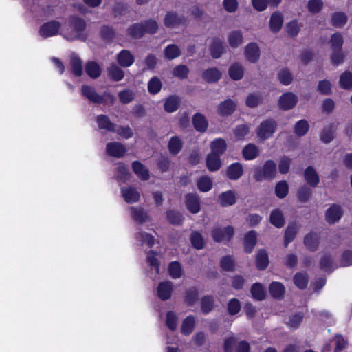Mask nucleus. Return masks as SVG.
<instances>
[{
    "instance_id": "59",
    "label": "nucleus",
    "mask_w": 352,
    "mask_h": 352,
    "mask_svg": "<svg viewBox=\"0 0 352 352\" xmlns=\"http://www.w3.org/2000/svg\"><path fill=\"white\" fill-rule=\"evenodd\" d=\"M276 195L279 198H284L288 193V185L286 182H278L275 188Z\"/></svg>"
},
{
    "instance_id": "51",
    "label": "nucleus",
    "mask_w": 352,
    "mask_h": 352,
    "mask_svg": "<svg viewBox=\"0 0 352 352\" xmlns=\"http://www.w3.org/2000/svg\"><path fill=\"white\" fill-rule=\"evenodd\" d=\"M323 8L322 0H309L307 2V9L312 14L318 13Z\"/></svg>"
},
{
    "instance_id": "24",
    "label": "nucleus",
    "mask_w": 352,
    "mask_h": 352,
    "mask_svg": "<svg viewBox=\"0 0 352 352\" xmlns=\"http://www.w3.org/2000/svg\"><path fill=\"white\" fill-rule=\"evenodd\" d=\"M219 156L211 153L208 155L206 164L210 171H216L221 168V161Z\"/></svg>"
},
{
    "instance_id": "32",
    "label": "nucleus",
    "mask_w": 352,
    "mask_h": 352,
    "mask_svg": "<svg viewBox=\"0 0 352 352\" xmlns=\"http://www.w3.org/2000/svg\"><path fill=\"white\" fill-rule=\"evenodd\" d=\"M182 141L179 137H172L168 142L169 152L173 155H177L182 150Z\"/></svg>"
},
{
    "instance_id": "5",
    "label": "nucleus",
    "mask_w": 352,
    "mask_h": 352,
    "mask_svg": "<svg viewBox=\"0 0 352 352\" xmlns=\"http://www.w3.org/2000/svg\"><path fill=\"white\" fill-rule=\"evenodd\" d=\"M234 234V228L228 226L224 228H216L212 231V237L217 242L230 241Z\"/></svg>"
},
{
    "instance_id": "10",
    "label": "nucleus",
    "mask_w": 352,
    "mask_h": 352,
    "mask_svg": "<svg viewBox=\"0 0 352 352\" xmlns=\"http://www.w3.org/2000/svg\"><path fill=\"white\" fill-rule=\"evenodd\" d=\"M172 292L173 283L170 281L162 282L157 288V296L162 300L169 299L171 297Z\"/></svg>"
},
{
    "instance_id": "36",
    "label": "nucleus",
    "mask_w": 352,
    "mask_h": 352,
    "mask_svg": "<svg viewBox=\"0 0 352 352\" xmlns=\"http://www.w3.org/2000/svg\"><path fill=\"white\" fill-rule=\"evenodd\" d=\"M270 292L274 298H280L285 293V287L279 282H274L270 286Z\"/></svg>"
},
{
    "instance_id": "1",
    "label": "nucleus",
    "mask_w": 352,
    "mask_h": 352,
    "mask_svg": "<svg viewBox=\"0 0 352 352\" xmlns=\"http://www.w3.org/2000/svg\"><path fill=\"white\" fill-rule=\"evenodd\" d=\"M61 35L68 41L85 40L86 23L78 17H72L68 20L61 30Z\"/></svg>"
},
{
    "instance_id": "39",
    "label": "nucleus",
    "mask_w": 352,
    "mask_h": 352,
    "mask_svg": "<svg viewBox=\"0 0 352 352\" xmlns=\"http://www.w3.org/2000/svg\"><path fill=\"white\" fill-rule=\"evenodd\" d=\"M164 56L168 60H173L181 54L179 48L175 44L168 45L164 51Z\"/></svg>"
},
{
    "instance_id": "43",
    "label": "nucleus",
    "mask_w": 352,
    "mask_h": 352,
    "mask_svg": "<svg viewBox=\"0 0 352 352\" xmlns=\"http://www.w3.org/2000/svg\"><path fill=\"white\" fill-rule=\"evenodd\" d=\"M252 297L258 300H261L265 297V289L260 283H255L251 288Z\"/></svg>"
},
{
    "instance_id": "44",
    "label": "nucleus",
    "mask_w": 352,
    "mask_h": 352,
    "mask_svg": "<svg viewBox=\"0 0 352 352\" xmlns=\"http://www.w3.org/2000/svg\"><path fill=\"white\" fill-rule=\"evenodd\" d=\"M97 122L100 129H104L108 131H115V125L109 121L106 116H99L97 118Z\"/></svg>"
},
{
    "instance_id": "60",
    "label": "nucleus",
    "mask_w": 352,
    "mask_h": 352,
    "mask_svg": "<svg viewBox=\"0 0 352 352\" xmlns=\"http://www.w3.org/2000/svg\"><path fill=\"white\" fill-rule=\"evenodd\" d=\"M278 78L285 85H288L292 81V76L287 69L280 70L278 74Z\"/></svg>"
},
{
    "instance_id": "61",
    "label": "nucleus",
    "mask_w": 352,
    "mask_h": 352,
    "mask_svg": "<svg viewBox=\"0 0 352 352\" xmlns=\"http://www.w3.org/2000/svg\"><path fill=\"white\" fill-rule=\"evenodd\" d=\"M188 72V68L184 65H177L173 71V75L181 79L187 78Z\"/></svg>"
},
{
    "instance_id": "18",
    "label": "nucleus",
    "mask_w": 352,
    "mask_h": 352,
    "mask_svg": "<svg viewBox=\"0 0 352 352\" xmlns=\"http://www.w3.org/2000/svg\"><path fill=\"white\" fill-rule=\"evenodd\" d=\"M117 60L124 67L131 66L134 62V57L128 50H122L117 55Z\"/></svg>"
},
{
    "instance_id": "54",
    "label": "nucleus",
    "mask_w": 352,
    "mask_h": 352,
    "mask_svg": "<svg viewBox=\"0 0 352 352\" xmlns=\"http://www.w3.org/2000/svg\"><path fill=\"white\" fill-rule=\"evenodd\" d=\"M297 232V228L294 225L289 226L285 230V246H287L288 244L292 242Z\"/></svg>"
},
{
    "instance_id": "41",
    "label": "nucleus",
    "mask_w": 352,
    "mask_h": 352,
    "mask_svg": "<svg viewBox=\"0 0 352 352\" xmlns=\"http://www.w3.org/2000/svg\"><path fill=\"white\" fill-rule=\"evenodd\" d=\"M179 99L177 96H172L168 98L164 102V110L168 113H173L177 109Z\"/></svg>"
},
{
    "instance_id": "34",
    "label": "nucleus",
    "mask_w": 352,
    "mask_h": 352,
    "mask_svg": "<svg viewBox=\"0 0 352 352\" xmlns=\"http://www.w3.org/2000/svg\"><path fill=\"white\" fill-rule=\"evenodd\" d=\"M270 222L277 228H281L284 226L285 221L282 212L276 209L270 214Z\"/></svg>"
},
{
    "instance_id": "28",
    "label": "nucleus",
    "mask_w": 352,
    "mask_h": 352,
    "mask_svg": "<svg viewBox=\"0 0 352 352\" xmlns=\"http://www.w3.org/2000/svg\"><path fill=\"white\" fill-rule=\"evenodd\" d=\"M85 72L91 78H97L100 76L101 68L97 63L91 61L85 65Z\"/></svg>"
},
{
    "instance_id": "33",
    "label": "nucleus",
    "mask_w": 352,
    "mask_h": 352,
    "mask_svg": "<svg viewBox=\"0 0 352 352\" xmlns=\"http://www.w3.org/2000/svg\"><path fill=\"white\" fill-rule=\"evenodd\" d=\"M256 241V234L254 231H250L245 236V250L248 253H250Z\"/></svg>"
},
{
    "instance_id": "49",
    "label": "nucleus",
    "mask_w": 352,
    "mask_h": 352,
    "mask_svg": "<svg viewBox=\"0 0 352 352\" xmlns=\"http://www.w3.org/2000/svg\"><path fill=\"white\" fill-rule=\"evenodd\" d=\"M340 87L348 89L352 88V74L349 72H344L340 78Z\"/></svg>"
},
{
    "instance_id": "55",
    "label": "nucleus",
    "mask_w": 352,
    "mask_h": 352,
    "mask_svg": "<svg viewBox=\"0 0 352 352\" xmlns=\"http://www.w3.org/2000/svg\"><path fill=\"white\" fill-rule=\"evenodd\" d=\"M330 42L333 50H340L343 44L342 36L339 33H336L332 35Z\"/></svg>"
},
{
    "instance_id": "16",
    "label": "nucleus",
    "mask_w": 352,
    "mask_h": 352,
    "mask_svg": "<svg viewBox=\"0 0 352 352\" xmlns=\"http://www.w3.org/2000/svg\"><path fill=\"white\" fill-rule=\"evenodd\" d=\"M221 72L216 67H212L203 72L202 77L208 83L217 82L221 78Z\"/></svg>"
},
{
    "instance_id": "62",
    "label": "nucleus",
    "mask_w": 352,
    "mask_h": 352,
    "mask_svg": "<svg viewBox=\"0 0 352 352\" xmlns=\"http://www.w3.org/2000/svg\"><path fill=\"white\" fill-rule=\"evenodd\" d=\"M137 239L142 241L143 244H146L149 247L152 246L155 242V239L151 234L143 232L138 233Z\"/></svg>"
},
{
    "instance_id": "23",
    "label": "nucleus",
    "mask_w": 352,
    "mask_h": 352,
    "mask_svg": "<svg viewBox=\"0 0 352 352\" xmlns=\"http://www.w3.org/2000/svg\"><path fill=\"white\" fill-rule=\"evenodd\" d=\"M229 76L234 80L241 79L244 74V69L241 64L236 63L232 64L228 70Z\"/></svg>"
},
{
    "instance_id": "46",
    "label": "nucleus",
    "mask_w": 352,
    "mask_h": 352,
    "mask_svg": "<svg viewBox=\"0 0 352 352\" xmlns=\"http://www.w3.org/2000/svg\"><path fill=\"white\" fill-rule=\"evenodd\" d=\"M197 186L199 190L202 192H208L212 187V182L209 177L203 176L198 180Z\"/></svg>"
},
{
    "instance_id": "30",
    "label": "nucleus",
    "mask_w": 352,
    "mask_h": 352,
    "mask_svg": "<svg viewBox=\"0 0 352 352\" xmlns=\"http://www.w3.org/2000/svg\"><path fill=\"white\" fill-rule=\"evenodd\" d=\"M229 45L232 47H237L243 43V34L239 30L231 32L228 37Z\"/></svg>"
},
{
    "instance_id": "6",
    "label": "nucleus",
    "mask_w": 352,
    "mask_h": 352,
    "mask_svg": "<svg viewBox=\"0 0 352 352\" xmlns=\"http://www.w3.org/2000/svg\"><path fill=\"white\" fill-rule=\"evenodd\" d=\"M298 102V97L292 92L283 94L278 100V107L283 110L293 109Z\"/></svg>"
},
{
    "instance_id": "26",
    "label": "nucleus",
    "mask_w": 352,
    "mask_h": 352,
    "mask_svg": "<svg viewBox=\"0 0 352 352\" xmlns=\"http://www.w3.org/2000/svg\"><path fill=\"white\" fill-rule=\"evenodd\" d=\"M147 263L151 267V278H155V276L159 273V263L157 258L153 251H151L147 254Z\"/></svg>"
},
{
    "instance_id": "11",
    "label": "nucleus",
    "mask_w": 352,
    "mask_h": 352,
    "mask_svg": "<svg viewBox=\"0 0 352 352\" xmlns=\"http://www.w3.org/2000/svg\"><path fill=\"white\" fill-rule=\"evenodd\" d=\"M235 102L228 99L221 102L217 107V113L221 116H228L231 115L236 109Z\"/></svg>"
},
{
    "instance_id": "58",
    "label": "nucleus",
    "mask_w": 352,
    "mask_h": 352,
    "mask_svg": "<svg viewBox=\"0 0 352 352\" xmlns=\"http://www.w3.org/2000/svg\"><path fill=\"white\" fill-rule=\"evenodd\" d=\"M191 243L197 249H202L204 246V240L201 234L199 232H194L191 234Z\"/></svg>"
},
{
    "instance_id": "37",
    "label": "nucleus",
    "mask_w": 352,
    "mask_h": 352,
    "mask_svg": "<svg viewBox=\"0 0 352 352\" xmlns=\"http://www.w3.org/2000/svg\"><path fill=\"white\" fill-rule=\"evenodd\" d=\"M269 263L268 255L265 250H260L256 255V266L259 270H264Z\"/></svg>"
},
{
    "instance_id": "14",
    "label": "nucleus",
    "mask_w": 352,
    "mask_h": 352,
    "mask_svg": "<svg viewBox=\"0 0 352 352\" xmlns=\"http://www.w3.org/2000/svg\"><path fill=\"white\" fill-rule=\"evenodd\" d=\"M342 215V211L340 206L333 205L326 212V220L329 223L333 224L338 221Z\"/></svg>"
},
{
    "instance_id": "38",
    "label": "nucleus",
    "mask_w": 352,
    "mask_h": 352,
    "mask_svg": "<svg viewBox=\"0 0 352 352\" xmlns=\"http://www.w3.org/2000/svg\"><path fill=\"white\" fill-rule=\"evenodd\" d=\"M347 21V16L344 12H337L332 14L331 23L333 26L340 28Z\"/></svg>"
},
{
    "instance_id": "21",
    "label": "nucleus",
    "mask_w": 352,
    "mask_h": 352,
    "mask_svg": "<svg viewBox=\"0 0 352 352\" xmlns=\"http://www.w3.org/2000/svg\"><path fill=\"white\" fill-rule=\"evenodd\" d=\"M211 153L221 155L227 148L226 141L221 138H217L210 143Z\"/></svg>"
},
{
    "instance_id": "42",
    "label": "nucleus",
    "mask_w": 352,
    "mask_h": 352,
    "mask_svg": "<svg viewBox=\"0 0 352 352\" xmlns=\"http://www.w3.org/2000/svg\"><path fill=\"white\" fill-rule=\"evenodd\" d=\"M195 320L192 316H188L182 324V333L184 335H189L192 333L195 327Z\"/></svg>"
},
{
    "instance_id": "3",
    "label": "nucleus",
    "mask_w": 352,
    "mask_h": 352,
    "mask_svg": "<svg viewBox=\"0 0 352 352\" xmlns=\"http://www.w3.org/2000/svg\"><path fill=\"white\" fill-rule=\"evenodd\" d=\"M61 24L58 21H50L43 23L39 29V35L43 38H48L61 34Z\"/></svg>"
},
{
    "instance_id": "63",
    "label": "nucleus",
    "mask_w": 352,
    "mask_h": 352,
    "mask_svg": "<svg viewBox=\"0 0 352 352\" xmlns=\"http://www.w3.org/2000/svg\"><path fill=\"white\" fill-rule=\"evenodd\" d=\"M167 218L171 223L175 225L181 224L183 221L182 214L175 211H169L167 213Z\"/></svg>"
},
{
    "instance_id": "13",
    "label": "nucleus",
    "mask_w": 352,
    "mask_h": 352,
    "mask_svg": "<svg viewBox=\"0 0 352 352\" xmlns=\"http://www.w3.org/2000/svg\"><path fill=\"white\" fill-rule=\"evenodd\" d=\"M186 206L192 214H197L200 211V201L195 194H188L186 197Z\"/></svg>"
},
{
    "instance_id": "50",
    "label": "nucleus",
    "mask_w": 352,
    "mask_h": 352,
    "mask_svg": "<svg viewBox=\"0 0 352 352\" xmlns=\"http://www.w3.org/2000/svg\"><path fill=\"white\" fill-rule=\"evenodd\" d=\"M170 276L173 278H178L182 275V270L178 262L174 261L170 263L168 267Z\"/></svg>"
},
{
    "instance_id": "64",
    "label": "nucleus",
    "mask_w": 352,
    "mask_h": 352,
    "mask_svg": "<svg viewBox=\"0 0 352 352\" xmlns=\"http://www.w3.org/2000/svg\"><path fill=\"white\" fill-rule=\"evenodd\" d=\"M286 30L291 36H296L300 31L299 24L296 21H292L287 24Z\"/></svg>"
},
{
    "instance_id": "7",
    "label": "nucleus",
    "mask_w": 352,
    "mask_h": 352,
    "mask_svg": "<svg viewBox=\"0 0 352 352\" xmlns=\"http://www.w3.org/2000/svg\"><path fill=\"white\" fill-rule=\"evenodd\" d=\"M245 57L247 60L250 63H256L261 55L260 48L256 43H250L245 47L244 50Z\"/></svg>"
},
{
    "instance_id": "9",
    "label": "nucleus",
    "mask_w": 352,
    "mask_h": 352,
    "mask_svg": "<svg viewBox=\"0 0 352 352\" xmlns=\"http://www.w3.org/2000/svg\"><path fill=\"white\" fill-rule=\"evenodd\" d=\"M126 148L120 142H110L107 144L106 152L112 157L120 158L126 153Z\"/></svg>"
},
{
    "instance_id": "56",
    "label": "nucleus",
    "mask_w": 352,
    "mask_h": 352,
    "mask_svg": "<svg viewBox=\"0 0 352 352\" xmlns=\"http://www.w3.org/2000/svg\"><path fill=\"white\" fill-rule=\"evenodd\" d=\"M118 96L120 102H122L124 104H127L131 102L133 100L135 94L131 90L125 89L120 91L118 94Z\"/></svg>"
},
{
    "instance_id": "45",
    "label": "nucleus",
    "mask_w": 352,
    "mask_h": 352,
    "mask_svg": "<svg viewBox=\"0 0 352 352\" xmlns=\"http://www.w3.org/2000/svg\"><path fill=\"white\" fill-rule=\"evenodd\" d=\"M294 282L299 289L305 288L308 284L307 274L304 272L296 273L294 277Z\"/></svg>"
},
{
    "instance_id": "19",
    "label": "nucleus",
    "mask_w": 352,
    "mask_h": 352,
    "mask_svg": "<svg viewBox=\"0 0 352 352\" xmlns=\"http://www.w3.org/2000/svg\"><path fill=\"white\" fill-rule=\"evenodd\" d=\"M304 176L305 181L310 186L315 187L319 183V176L311 166H309L305 169Z\"/></svg>"
},
{
    "instance_id": "48",
    "label": "nucleus",
    "mask_w": 352,
    "mask_h": 352,
    "mask_svg": "<svg viewBox=\"0 0 352 352\" xmlns=\"http://www.w3.org/2000/svg\"><path fill=\"white\" fill-rule=\"evenodd\" d=\"M162 82L157 77L152 78L148 83V90L152 94H156L162 89Z\"/></svg>"
},
{
    "instance_id": "17",
    "label": "nucleus",
    "mask_w": 352,
    "mask_h": 352,
    "mask_svg": "<svg viewBox=\"0 0 352 352\" xmlns=\"http://www.w3.org/2000/svg\"><path fill=\"white\" fill-rule=\"evenodd\" d=\"M82 94L89 100L93 102L101 103L103 100L102 97L98 95L93 87L89 86L83 85L82 87Z\"/></svg>"
},
{
    "instance_id": "2",
    "label": "nucleus",
    "mask_w": 352,
    "mask_h": 352,
    "mask_svg": "<svg viewBox=\"0 0 352 352\" xmlns=\"http://www.w3.org/2000/svg\"><path fill=\"white\" fill-rule=\"evenodd\" d=\"M276 173V165L272 160L267 161L263 168H257L255 170L254 177L257 181L263 179H272L275 177Z\"/></svg>"
},
{
    "instance_id": "4",
    "label": "nucleus",
    "mask_w": 352,
    "mask_h": 352,
    "mask_svg": "<svg viewBox=\"0 0 352 352\" xmlns=\"http://www.w3.org/2000/svg\"><path fill=\"white\" fill-rule=\"evenodd\" d=\"M276 124L272 120H267L261 123L256 133L259 139L264 141L271 138L275 132Z\"/></svg>"
},
{
    "instance_id": "12",
    "label": "nucleus",
    "mask_w": 352,
    "mask_h": 352,
    "mask_svg": "<svg viewBox=\"0 0 352 352\" xmlns=\"http://www.w3.org/2000/svg\"><path fill=\"white\" fill-rule=\"evenodd\" d=\"M236 193L233 190H228L221 193L218 197L219 204L223 207H228L236 203Z\"/></svg>"
},
{
    "instance_id": "31",
    "label": "nucleus",
    "mask_w": 352,
    "mask_h": 352,
    "mask_svg": "<svg viewBox=\"0 0 352 352\" xmlns=\"http://www.w3.org/2000/svg\"><path fill=\"white\" fill-rule=\"evenodd\" d=\"M107 72L109 76L115 81L121 80L124 76V73L122 69H120L116 64H112L108 69Z\"/></svg>"
},
{
    "instance_id": "57",
    "label": "nucleus",
    "mask_w": 352,
    "mask_h": 352,
    "mask_svg": "<svg viewBox=\"0 0 352 352\" xmlns=\"http://www.w3.org/2000/svg\"><path fill=\"white\" fill-rule=\"evenodd\" d=\"M214 299L210 296H205L201 299V307L204 314L209 313L213 308Z\"/></svg>"
},
{
    "instance_id": "8",
    "label": "nucleus",
    "mask_w": 352,
    "mask_h": 352,
    "mask_svg": "<svg viewBox=\"0 0 352 352\" xmlns=\"http://www.w3.org/2000/svg\"><path fill=\"white\" fill-rule=\"evenodd\" d=\"M121 193L124 201L128 204L136 203L140 198V192L131 186L122 188Z\"/></svg>"
},
{
    "instance_id": "47",
    "label": "nucleus",
    "mask_w": 352,
    "mask_h": 352,
    "mask_svg": "<svg viewBox=\"0 0 352 352\" xmlns=\"http://www.w3.org/2000/svg\"><path fill=\"white\" fill-rule=\"evenodd\" d=\"M305 245L311 250H316L318 244V237L315 233H310L305 237Z\"/></svg>"
},
{
    "instance_id": "35",
    "label": "nucleus",
    "mask_w": 352,
    "mask_h": 352,
    "mask_svg": "<svg viewBox=\"0 0 352 352\" xmlns=\"http://www.w3.org/2000/svg\"><path fill=\"white\" fill-rule=\"evenodd\" d=\"M258 154V148L253 144H249L243 150V155L246 160H254Z\"/></svg>"
},
{
    "instance_id": "22",
    "label": "nucleus",
    "mask_w": 352,
    "mask_h": 352,
    "mask_svg": "<svg viewBox=\"0 0 352 352\" xmlns=\"http://www.w3.org/2000/svg\"><path fill=\"white\" fill-rule=\"evenodd\" d=\"M243 174V167L239 163H234L228 166L227 169V175L229 179L236 180L239 179Z\"/></svg>"
},
{
    "instance_id": "27",
    "label": "nucleus",
    "mask_w": 352,
    "mask_h": 352,
    "mask_svg": "<svg viewBox=\"0 0 352 352\" xmlns=\"http://www.w3.org/2000/svg\"><path fill=\"white\" fill-rule=\"evenodd\" d=\"M193 125L197 131L204 132L208 128V122L204 116L196 113L192 120Z\"/></svg>"
},
{
    "instance_id": "53",
    "label": "nucleus",
    "mask_w": 352,
    "mask_h": 352,
    "mask_svg": "<svg viewBox=\"0 0 352 352\" xmlns=\"http://www.w3.org/2000/svg\"><path fill=\"white\" fill-rule=\"evenodd\" d=\"M294 129L297 135L302 136L307 133L309 124L305 120H301L296 124Z\"/></svg>"
},
{
    "instance_id": "25",
    "label": "nucleus",
    "mask_w": 352,
    "mask_h": 352,
    "mask_svg": "<svg viewBox=\"0 0 352 352\" xmlns=\"http://www.w3.org/2000/svg\"><path fill=\"white\" fill-rule=\"evenodd\" d=\"M133 170L138 177L143 180H147L149 178L148 169L138 161H135L132 164Z\"/></svg>"
},
{
    "instance_id": "15",
    "label": "nucleus",
    "mask_w": 352,
    "mask_h": 352,
    "mask_svg": "<svg viewBox=\"0 0 352 352\" xmlns=\"http://www.w3.org/2000/svg\"><path fill=\"white\" fill-rule=\"evenodd\" d=\"M129 210L131 212V216L135 221L139 223H143L148 221V215L146 211L142 208L131 207Z\"/></svg>"
},
{
    "instance_id": "40",
    "label": "nucleus",
    "mask_w": 352,
    "mask_h": 352,
    "mask_svg": "<svg viewBox=\"0 0 352 352\" xmlns=\"http://www.w3.org/2000/svg\"><path fill=\"white\" fill-rule=\"evenodd\" d=\"M183 23V19L173 12H168L164 18V24L168 27H175Z\"/></svg>"
},
{
    "instance_id": "20",
    "label": "nucleus",
    "mask_w": 352,
    "mask_h": 352,
    "mask_svg": "<svg viewBox=\"0 0 352 352\" xmlns=\"http://www.w3.org/2000/svg\"><path fill=\"white\" fill-rule=\"evenodd\" d=\"M283 23V17L280 12H274L272 14L270 20V27L273 32H278L280 30Z\"/></svg>"
},
{
    "instance_id": "29",
    "label": "nucleus",
    "mask_w": 352,
    "mask_h": 352,
    "mask_svg": "<svg viewBox=\"0 0 352 352\" xmlns=\"http://www.w3.org/2000/svg\"><path fill=\"white\" fill-rule=\"evenodd\" d=\"M223 43L219 38H214L210 46V53L213 58H218L223 52Z\"/></svg>"
},
{
    "instance_id": "52",
    "label": "nucleus",
    "mask_w": 352,
    "mask_h": 352,
    "mask_svg": "<svg viewBox=\"0 0 352 352\" xmlns=\"http://www.w3.org/2000/svg\"><path fill=\"white\" fill-rule=\"evenodd\" d=\"M70 63L72 65V72L76 76H80L82 73V62L80 59L74 56L71 58Z\"/></svg>"
}]
</instances>
